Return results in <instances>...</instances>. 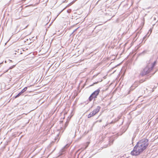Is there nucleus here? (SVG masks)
Listing matches in <instances>:
<instances>
[{
    "instance_id": "obj_1",
    "label": "nucleus",
    "mask_w": 158,
    "mask_h": 158,
    "mask_svg": "<svg viewBox=\"0 0 158 158\" xmlns=\"http://www.w3.org/2000/svg\"><path fill=\"white\" fill-rule=\"evenodd\" d=\"M148 145V140L144 139L139 141L136 145L143 152L147 148Z\"/></svg>"
},
{
    "instance_id": "obj_2",
    "label": "nucleus",
    "mask_w": 158,
    "mask_h": 158,
    "mask_svg": "<svg viewBox=\"0 0 158 158\" xmlns=\"http://www.w3.org/2000/svg\"><path fill=\"white\" fill-rule=\"evenodd\" d=\"M156 63V62L155 61L152 67L149 68V65H148L145 67L143 69V71L142 72V75H145L149 73L153 69V67L155 66Z\"/></svg>"
},
{
    "instance_id": "obj_3",
    "label": "nucleus",
    "mask_w": 158,
    "mask_h": 158,
    "mask_svg": "<svg viewBox=\"0 0 158 158\" xmlns=\"http://www.w3.org/2000/svg\"><path fill=\"white\" fill-rule=\"evenodd\" d=\"M100 108L101 107L100 106H97L92 111L90 112L88 115V118H91L95 115L100 111Z\"/></svg>"
},
{
    "instance_id": "obj_4",
    "label": "nucleus",
    "mask_w": 158,
    "mask_h": 158,
    "mask_svg": "<svg viewBox=\"0 0 158 158\" xmlns=\"http://www.w3.org/2000/svg\"><path fill=\"white\" fill-rule=\"evenodd\" d=\"M142 152L139 148L135 145L133 150L131 152V154L133 156H136L139 155Z\"/></svg>"
},
{
    "instance_id": "obj_5",
    "label": "nucleus",
    "mask_w": 158,
    "mask_h": 158,
    "mask_svg": "<svg viewBox=\"0 0 158 158\" xmlns=\"http://www.w3.org/2000/svg\"><path fill=\"white\" fill-rule=\"evenodd\" d=\"M100 92V90L99 89L94 91L89 97V100L91 101L93 99L96 98L97 96L99 94Z\"/></svg>"
},
{
    "instance_id": "obj_6",
    "label": "nucleus",
    "mask_w": 158,
    "mask_h": 158,
    "mask_svg": "<svg viewBox=\"0 0 158 158\" xmlns=\"http://www.w3.org/2000/svg\"><path fill=\"white\" fill-rule=\"evenodd\" d=\"M27 89V87H25L23 89L22 91L20 92L22 94L25 91H26Z\"/></svg>"
},
{
    "instance_id": "obj_7",
    "label": "nucleus",
    "mask_w": 158,
    "mask_h": 158,
    "mask_svg": "<svg viewBox=\"0 0 158 158\" xmlns=\"http://www.w3.org/2000/svg\"><path fill=\"white\" fill-rule=\"evenodd\" d=\"M21 94H22V93H21V92H19L17 95H16L15 96V98H16L18 97Z\"/></svg>"
},
{
    "instance_id": "obj_8",
    "label": "nucleus",
    "mask_w": 158,
    "mask_h": 158,
    "mask_svg": "<svg viewBox=\"0 0 158 158\" xmlns=\"http://www.w3.org/2000/svg\"><path fill=\"white\" fill-rule=\"evenodd\" d=\"M98 82V81L97 82H94L93 84L92 85H90V86H92L93 85H94L95 84H97Z\"/></svg>"
},
{
    "instance_id": "obj_9",
    "label": "nucleus",
    "mask_w": 158,
    "mask_h": 158,
    "mask_svg": "<svg viewBox=\"0 0 158 158\" xmlns=\"http://www.w3.org/2000/svg\"><path fill=\"white\" fill-rule=\"evenodd\" d=\"M13 67H10V68H9V69H12L13 68Z\"/></svg>"
},
{
    "instance_id": "obj_10",
    "label": "nucleus",
    "mask_w": 158,
    "mask_h": 158,
    "mask_svg": "<svg viewBox=\"0 0 158 158\" xmlns=\"http://www.w3.org/2000/svg\"><path fill=\"white\" fill-rule=\"evenodd\" d=\"M88 146V145L86 147H85V148H86Z\"/></svg>"
}]
</instances>
